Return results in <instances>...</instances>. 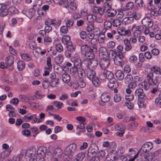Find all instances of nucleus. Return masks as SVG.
I'll list each match as a JSON object with an SVG mask.
<instances>
[{
  "mask_svg": "<svg viewBox=\"0 0 161 161\" xmlns=\"http://www.w3.org/2000/svg\"><path fill=\"white\" fill-rule=\"evenodd\" d=\"M155 104L158 107L161 108V92L158 94V96L155 100Z\"/></svg>",
  "mask_w": 161,
  "mask_h": 161,
  "instance_id": "obj_31",
  "label": "nucleus"
},
{
  "mask_svg": "<svg viewBox=\"0 0 161 161\" xmlns=\"http://www.w3.org/2000/svg\"><path fill=\"white\" fill-rule=\"evenodd\" d=\"M50 25H53L57 28L61 24V21L59 20H56L54 19H50Z\"/></svg>",
  "mask_w": 161,
  "mask_h": 161,
  "instance_id": "obj_27",
  "label": "nucleus"
},
{
  "mask_svg": "<svg viewBox=\"0 0 161 161\" xmlns=\"http://www.w3.org/2000/svg\"><path fill=\"white\" fill-rule=\"evenodd\" d=\"M68 28L67 26H63L61 27L60 31L61 33L63 34H66L68 31Z\"/></svg>",
  "mask_w": 161,
  "mask_h": 161,
  "instance_id": "obj_55",
  "label": "nucleus"
},
{
  "mask_svg": "<svg viewBox=\"0 0 161 161\" xmlns=\"http://www.w3.org/2000/svg\"><path fill=\"white\" fill-rule=\"evenodd\" d=\"M0 16L4 17L6 16L8 13V10L7 5L4 3H0Z\"/></svg>",
  "mask_w": 161,
  "mask_h": 161,
  "instance_id": "obj_12",
  "label": "nucleus"
},
{
  "mask_svg": "<svg viewBox=\"0 0 161 161\" xmlns=\"http://www.w3.org/2000/svg\"><path fill=\"white\" fill-rule=\"evenodd\" d=\"M137 86V84L133 81L130 82L128 85V87L131 88L132 89H134Z\"/></svg>",
  "mask_w": 161,
  "mask_h": 161,
  "instance_id": "obj_56",
  "label": "nucleus"
},
{
  "mask_svg": "<svg viewBox=\"0 0 161 161\" xmlns=\"http://www.w3.org/2000/svg\"><path fill=\"white\" fill-rule=\"evenodd\" d=\"M22 59L26 61H30L31 58L29 56L28 54L27 53L22 54L21 55Z\"/></svg>",
  "mask_w": 161,
  "mask_h": 161,
  "instance_id": "obj_43",
  "label": "nucleus"
},
{
  "mask_svg": "<svg viewBox=\"0 0 161 161\" xmlns=\"http://www.w3.org/2000/svg\"><path fill=\"white\" fill-rule=\"evenodd\" d=\"M45 158L48 159V161H58L57 158H52V155L50 153H47L45 155Z\"/></svg>",
  "mask_w": 161,
  "mask_h": 161,
  "instance_id": "obj_35",
  "label": "nucleus"
},
{
  "mask_svg": "<svg viewBox=\"0 0 161 161\" xmlns=\"http://www.w3.org/2000/svg\"><path fill=\"white\" fill-rule=\"evenodd\" d=\"M55 48L57 51L61 53L63 50V47L60 43H57L55 44Z\"/></svg>",
  "mask_w": 161,
  "mask_h": 161,
  "instance_id": "obj_45",
  "label": "nucleus"
},
{
  "mask_svg": "<svg viewBox=\"0 0 161 161\" xmlns=\"http://www.w3.org/2000/svg\"><path fill=\"white\" fill-rule=\"evenodd\" d=\"M112 26V23L110 21L105 22L104 23V28L103 29V31L106 32L107 30L110 29Z\"/></svg>",
  "mask_w": 161,
  "mask_h": 161,
  "instance_id": "obj_32",
  "label": "nucleus"
},
{
  "mask_svg": "<svg viewBox=\"0 0 161 161\" xmlns=\"http://www.w3.org/2000/svg\"><path fill=\"white\" fill-rule=\"evenodd\" d=\"M59 79L58 78L55 79L53 80H51L49 82V84L51 86L54 87L59 83Z\"/></svg>",
  "mask_w": 161,
  "mask_h": 161,
  "instance_id": "obj_40",
  "label": "nucleus"
},
{
  "mask_svg": "<svg viewBox=\"0 0 161 161\" xmlns=\"http://www.w3.org/2000/svg\"><path fill=\"white\" fill-rule=\"evenodd\" d=\"M95 15L94 14H88L86 17L87 21L90 23H92L94 21Z\"/></svg>",
  "mask_w": 161,
  "mask_h": 161,
  "instance_id": "obj_42",
  "label": "nucleus"
},
{
  "mask_svg": "<svg viewBox=\"0 0 161 161\" xmlns=\"http://www.w3.org/2000/svg\"><path fill=\"white\" fill-rule=\"evenodd\" d=\"M53 104L55 105L56 107L58 108H61L62 106L63 105V103L60 102H54Z\"/></svg>",
  "mask_w": 161,
  "mask_h": 161,
  "instance_id": "obj_63",
  "label": "nucleus"
},
{
  "mask_svg": "<svg viewBox=\"0 0 161 161\" xmlns=\"http://www.w3.org/2000/svg\"><path fill=\"white\" fill-rule=\"evenodd\" d=\"M67 50L70 51L74 52L75 49V46L73 45L72 42H69V44L66 45Z\"/></svg>",
  "mask_w": 161,
  "mask_h": 161,
  "instance_id": "obj_34",
  "label": "nucleus"
},
{
  "mask_svg": "<svg viewBox=\"0 0 161 161\" xmlns=\"http://www.w3.org/2000/svg\"><path fill=\"white\" fill-rule=\"evenodd\" d=\"M77 74L79 77H82L85 75V71L82 67L78 68V72Z\"/></svg>",
  "mask_w": 161,
  "mask_h": 161,
  "instance_id": "obj_41",
  "label": "nucleus"
},
{
  "mask_svg": "<svg viewBox=\"0 0 161 161\" xmlns=\"http://www.w3.org/2000/svg\"><path fill=\"white\" fill-rule=\"evenodd\" d=\"M142 77H140L136 75L134 77L133 81L135 82L137 84V83L138 82H140L142 81Z\"/></svg>",
  "mask_w": 161,
  "mask_h": 161,
  "instance_id": "obj_62",
  "label": "nucleus"
},
{
  "mask_svg": "<svg viewBox=\"0 0 161 161\" xmlns=\"http://www.w3.org/2000/svg\"><path fill=\"white\" fill-rule=\"evenodd\" d=\"M8 13L9 12L11 14H13L16 13V11L17 10L15 7L11 6L8 9Z\"/></svg>",
  "mask_w": 161,
  "mask_h": 161,
  "instance_id": "obj_54",
  "label": "nucleus"
},
{
  "mask_svg": "<svg viewBox=\"0 0 161 161\" xmlns=\"http://www.w3.org/2000/svg\"><path fill=\"white\" fill-rule=\"evenodd\" d=\"M100 53L103 55L107 56L108 55V52L107 49L104 47H102L100 48Z\"/></svg>",
  "mask_w": 161,
  "mask_h": 161,
  "instance_id": "obj_39",
  "label": "nucleus"
},
{
  "mask_svg": "<svg viewBox=\"0 0 161 161\" xmlns=\"http://www.w3.org/2000/svg\"><path fill=\"white\" fill-rule=\"evenodd\" d=\"M70 36L68 35H65L63 36L62 39V42L64 45H66L69 42H71L70 41Z\"/></svg>",
  "mask_w": 161,
  "mask_h": 161,
  "instance_id": "obj_22",
  "label": "nucleus"
},
{
  "mask_svg": "<svg viewBox=\"0 0 161 161\" xmlns=\"http://www.w3.org/2000/svg\"><path fill=\"white\" fill-rule=\"evenodd\" d=\"M158 89L157 87H154L150 91L151 93L152 94L153 97L156 96L158 94Z\"/></svg>",
  "mask_w": 161,
  "mask_h": 161,
  "instance_id": "obj_50",
  "label": "nucleus"
},
{
  "mask_svg": "<svg viewBox=\"0 0 161 161\" xmlns=\"http://www.w3.org/2000/svg\"><path fill=\"white\" fill-rule=\"evenodd\" d=\"M62 151L61 148L58 147L56 148L53 151V155L55 156V158L56 156L59 158H60L62 157Z\"/></svg>",
  "mask_w": 161,
  "mask_h": 161,
  "instance_id": "obj_20",
  "label": "nucleus"
},
{
  "mask_svg": "<svg viewBox=\"0 0 161 161\" xmlns=\"http://www.w3.org/2000/svg\"><path fill=\"white\" fill-rule=\"evenodd\" d=\"M135 3L137 7H143V1L142 0H135Z\"/></svg>",
  "mask_w": 161,
  "mask_h": 161,
  "instance_id": "obj_64",
  "label": "nucleus"
},
{
  "mask_svg": "<svg viewBox=\"0 0 161 161\" xmlns=\"http://www.w3.org/2000/svg\"><path fill=\"white\" fill-rule=\"evenodd\" d=\"M134 95L138 97L137 103L139 107L140 108L143 107L144 102L147 98V96L143 92V90L141 88L136 89L135 91Z\"/></svg>",
  "mask_w": 161,
  "mask_h": 161,
  "instance_id": "obj_1",
  "label": "nucleus"
},
{
  "mask_svg": "<svg viewBox=\"0 0 161 161\" xmlns=\"http://www.w3.org/2000/svg\"><path fill=\"white\" fill-rule=\"evenodd\" d=\"M92 80V82L93 85L96 87L99 86L100 85V81L99 79L97 77H96L93 79L91 80Z\"/></svg>",
  "mask_w": 161,
  "mask_h": 161,
  "instance_id": "obj_38",
  "label": "nucleus"
},
{
  "mask_svg": "<svg viewBox=\"0 0 161 161\" xmlns=\"http://www.w3.org/2000/svg\"><path fill=\"white\" fill-rule=\"evenodd\" d=\"M104 10L106 11L108 9L112 8V4L111 3L109 2H107L106 1L104 3Z\"/></svg>",
  "mask_w": 161,
  "mask_h": 161,
  "instance_id": "obj_48",
  "label": "nucleus"
},
{
  "mask_svg": "<svg viewBox=\"0 0 161 161\" xmlns=\"http://www.w3.org/2000/svg\"><path fill=\"white\" fill-rule=\"evenodd\" d=\"M151 153H147V154L141 153L140 156L142 157H144V159L146 161H152L153 159L154 158L153 155Z\"/></svg>",
  "mask_w": 161,
  "mask_h": 161,
  "instance_id": "obj_18",
  "label": "nucleus"
},
{
  "mask_svg": "<svg viewBox=\"0 0 161 161\" xmlns=\"http://www.w3.org/2000/svg\"><path fill=\"white\" fill-rule=\"evenodd\" d=\"M52 41L51 38L49 36H46L44 37V43L45 45L49 44L51 43Z\"/></svg>",
  "mask_w": 161,
  "mask_h": 161,
  "instance_id": "obj_53",
  "label": "nucleus"
},
{
  "mask_svg": "<svg viewBox=\"0 0 161 161\" xmlns=\"http://www.w3.org/2000/svg\"><path fill=\"white\" fill-rule=\"evenodd\" d=\"M89 46L87 44H85L81 46V50L82 52H85V54L86 53H87L89 49Z\"/></svg>",
  "mask_w": 161,
  "mask_h": 161,
  "instance_id": "obj_52",
  "label": "nucleus"
},
{
  "mask_svg": "<svg viewBox=\"0 0 161 161\" xmlns=\"http://www.w3.org/2000/svg\"><path fill=\"white\" fill-rule=\"evenodd\" d=\"M74 0H53V2L56 4H59L63 6L66 8L69 7L73 11L75 10L77 6L75 5L74 6Z\"/></svg>",
  "mask_w": 161,
  "mask_h": 161,
  "instance_id": "obj_2",
  "label": "nucleus"
},
{
  "mask_svg": "<svg viewBox=\"0 0 161 161\" xmlns=\"http://www.w3.org/2000/svg\"><path fill=\"white\" fill-rule=\"evenodd\" d=\"M86 75L90 80L95 78L96 77V72L95 69H88L87 71Z\"/></svg>",
  "mask_w": 161,
  "mask_h": 161,
  "instance_id": "obj_15",
  "label": "nucleus"
},
{
  "mask_svg": "<svg viewBox=\"0 0 161 161\" xmlns=\"http://www.w3.org/2000/svg\"><path fill=\"white\" fill-rule=\"evenodd\" d=\"M118 33L121 36L127 35L129 36L130 34V31L129 29L127 30L119 29L118 31Z\"/></svg>",
  "mask_w": 161,
  "mask_h": 161,
  "instance_id": "obj_24",
  "label": "nucleus"
},
{
  "mask_svg": "<svg viewBox=\"0 0 161 161\" xmlns=\"http://www.w3.org/2000/svg\"><path fill=\"white\" fill-rule=\"evenodd\" d=\"M14 58L13 57H7L5 59V62L7 66H11L14 63Z\"/></svg>",
  "mask_w": 161,
  "mask_h": 161,
  "instance_id": "obj_30",
  "label": "nucleus"
},
{
  "mask_svg": "<svg viewBox=\"0 0 161 161\" xmlns=\"http://www.w3.org/2000/svg\"><path fill=\"white\" fill-rule=\"evenodd\" d=\"M25 62L21 60L18 61L17 62V67L19 71L23 70L25 68Z\"/></svg>",
  "mask_w": 161,
  "mask_h": 161,
  "instance_id": "obj_23",
  "label": "nucleus"
},
{
  "mask_svg": "<svg viewBox=\"0 0 161 161\" xmlns=\"http://www.w3.org/2000/svg\"><path fill=\"white\" fill-rule=\"evenodd\" d=\"M37 5H34L32 8H30L27 12V16L30 19H31L35 15L36 13V10H37L38 14L40 15L41 12L42 15L43 14V13L42 12V10H38V8Z\"/></svg>",
  "mask_w": 161,
  "mask_h": 161,
  "instance_id": "obj_7",
  "label": "nucleus"
},
{
  "mask_svg": "<svg viewBox=\"0 0 161 161\" xmlns=\"http://www.w3.org/2000/svg\"><path fill=\"white\" fill-rule=\"evenodd\" d=\"M105 11L107 13V16L108 17H113L117 13L116 10L112 8L108 9Z\"/></svg>",
  "mask_w": 161,
  "mask_h": 161,
  "instance_id": "obj_28",
  "label": "nucleus"
},
{
  "mask_svg": "<svg viewBox=\"0 0 161 161\" xmlns=\"http://www.w3.org/2000/svg\"><path fill=\"white\" fill-rule=\"evenodd\" d=\"M62 77L63 81L66 83H68L70 80V76L66 73H63L62 75Z\"/></svg>",
  "mask_w": 161,
  "mask_h": 161,
  "instance_id": "obj_26",
  "label": "nucleus"
},
{
  "mask_svg": "<svg viewBox=\"0 0 161 161\" xmlns=\"http://www.w3.org/2000/svg\"><path fill=\"white\" fill-rule=\"evenodd\" d=\"M73 23L74 21L72 19H68L66 21V25L68 28H70L72 26Z\"/></svg>",
  "mask_w": 161,
  "mask_h": 161,
  "instance_id": "obj_57",
  "label": "nucleus"
},
{
  "mask_svg": "<svg viewBox=\"0 0 161 161\" xmlns=\"http://www.w3.org/2000/svg\"><path fill=\"white\" fill-rule=\"evenodd\" d=\"M63 57L62 56L59 55L55 58V61L56 64H60L63 61Z\"/></svg>",
  "mask_w": 161,
  "mask_h": 161,
  "instance_id": "obj_37",
  "label": "nucleus"
},
{
  "mask_svg": "<svg viewBox=\"0 0 161 161\" xmlns=\"http://www.w3.org/2000/svg\"><path fill=\"white\" fill-rule=\"evenodd\" d=\"M115 45L114 42L113 41H110L107 43V46L109 48L112 49L115 47Z\"/></svg>",
  "mask_w": 161,
  "mask_h": 161,
  "instance_id": "obj_60",
  "label": "nucleus"
},
{
  "mask_svg": "<svg viewBox=\"0 0 161 161\" xmlns=\"http://www.w3.org/2000/svg\"><path fill=\"white\" fill-rule=\"evenodd\" d=\"M124 43L125 45L124 50L126 52L129 51L131 50L132 46L128 39H125Z\"/></svg>",
  "mask_w": 161,
  "mask_h": 161,
  "instance_id": "obj_17",
  "label": "nucleus"
},
{
  "mask_svg": "<svg viewBox=\"0 0 161 161\" xmlns=\"http://www.w3.org/2000/svg\"><path fill=\"white\" fill-rule=\"evenodd\" d=\"M153 147L152 143L150 142H147L144 143L142 147L138 153L140 155L141 153L146 154L148 153Z\"/></svg>",
  "mask_w": 161,
  "mask_h": 161,
  "instance_id": "obj_4",
  "label": "nucleus"
},
{
  "mask_svg": "<svg viewBox=\"0 0 161 161\" xmlns=\"http://www.w3.org/2000/svg\"><path fill=\"white\" fill-rule=\"evenodd\" d=\"M87 60H89L87 61V66L88 69H95L98 64L99 62L97 59L94 58L92 59Z\"/></svg>",
  "mask_w": 161,
  "mask_h": 161,
  "instance_id": "obj_8",
  "label": "nucleus"
},
{
  "mask_svg": "<svg viewBox=\"0 0 161 161\" xmlns=\"http://www.w3.org/2000/svg\"><path fill=\"white\" fill-rule=\"evenodd\" d=\"M47 151V148L45 147H39L37 151V154H41L42 155H45L48 153H46ZM49 152H48V153Z\"/></svg>",
  "mask_w": 161,
  "mask_h": 161,
  "instance_id": "obj_29",
  "label": "nucleus"
},
{
  "mask_svg": "<svg viewBox=\"0 0 161 161\" xmlns=\"http://www.w3.org/2000/svg\"><path fill=\"white\" fill-rule=\"evenodd\" d=\"M152 71L157 75H161V69L158 66H153L152 69Z\"/></svg>",
  "mask_w": 161,
  "mask_h": 161,
  "instance_id": "obj_33",
  "label": "nucleus"
},
{
  "mask_svg": "<svg viewBox=\"0 0 161 161\" xmlns=\"http://www.w3.org/2000/svg\"><path fill=\"white\" fill-rule=\"evenodd\" d=\"M26 158L28 157L32 158L36 154L35 150L33 151V149H28L26 150Z\"/></svg>",
  "mask_w": 161,
  "mask_h": 161,
  "instance_id": "obj_25",
  "label": "nucleus"
},
{
  "mask_svg": "<svg viewBox=\"0 0 161 161\" xmlns=\"http://www.w3.org/2000/svg\"><path fill=\"white\" fill-rule=\"evenodd\" d=\"M74 65V66L78 68L82 67L81 60L79 58H77L75 61Z\"/></svg>",
  "mask_w": 161,
  "mask_h": 161,
  "instance_id": "obj_46",
  "label": "nucleus"
},
{
  "mask_svg": "<svg viewBox=\"0 0 161 161\" xmlns=\"http://www.w3.org/2000/svg\"><path fill=\"white\" fill-rule=\"evenodd\" d=\"M114 100L116 102H119L121 99V96L119 94H117L114 96Z\"/></svg>",
  "mask_w": 161,
  "mask_h": 161,
  "instance_id": "obj_59",
  "label": "nucleus"
},
{
  "mask_svg": "<svg viewBox=\"0 0 161 161\" xmlns=\"http://www.w3.org/2000/svg\"><path fill=\"white\" fill-rule=\"evenodd\" d=\"M51 59L50 57H48L47 58V67H45L44 69H47L50 71L52 69V65L51 63Z\"/></svg>",
  "mask_w": 161,
  "mask_h": 161,
  "instance_id": "obj_36",
  "label": "nucleus"
},
{
  "mask_svg": "<svg viewBox=\"0 0 161 161\" xmlns=\"http://www.w3.org/2000/svg\"><path fill=\"white\" fill-rule=\"evenodd\" d=\"M101 99L102 102L100 103V104L103 106L104 103L108 102L110 100V95L108 93H103L101 95Z\"/></svg>",
  "mask_w": 161,
  "mask_h": 161,
  "instance_id": "obj_11",
  "label": "nucleus"
},
{
  "mask_svg": "<svg viewBox=\"0 0 161 161\" xmlns=\"http://www.w3.org/2000/svg\"><path fill=\"white\" fill-rule=\"evenodd\" d=\"M109 64V61L107 58L102 59L99 62V65L101 69L104 70H106V69L108 67Z\"/></svg>",
  "mask_w": 161,
  "mask_h": 161,
  "instance_id": "obj_13",
  "label": "nucleus"
},
{
  "mask_svg": "<svg viewBox=\"0 0 161 161\" xmlns=\"http://www.w3.org/2000/svg\"><path fill=\"white\" fill-rule=\"evenodd\" d=\"M97 46H91L89 47L88 51L86 53L85 56L87 58V59H92L95 58V54L97 52Z\"/></svg>",
  "mask_w": 161,
  "mask_h": 161,
  "instance_id": "obj_6",
  "label": "nucleus"
},
{
  "mask_svg": "<svg viewBox=\"0 0 161 161\" xmlns=\"http://www.w3.org/2000/svg\"><path fill=\"white\" fill-rule=\"evenodd\" d=\"M99 77L101 80H104L105 78L108 80L115 79L114 78V74L110 71L105 70L103 72H101L99 75Z\"/></svg>",
  "mask_w": 161,
  "mask_h": 161,
  "instance_id": "obj_5",
  "label": "nucleus"
},
{
  "mask_svg": "<svg viewBox=\"0 0 161 161\" xmlns=\"http://www.w3.org/2000/svg\"><path fill=\"white\" fill-rule=\"evenodd\" d=\"M142 23L146 28L151 27L153 25L152 20L148 17L143 18L142 20Z\"/></svg>",
  "mask_w": 161,
  "mask_h": 161,
  "instance_id": "obj_9",
  "label": "nucleus"
},
{
  "mask_svg": "<svg viewBox=\"0 0 161 161\" xmlns=\"http://www.w3.org/2000/svg\"><path fill=\"white\" fill-rule=\"evenodd\" d=\"M115 75L116 77L119 80H121L124 78V74L122 71L121 70H117L115 73Z\"/></svg>",
  "mask_w": 161,
  "mask_h": 161,
  "instance_id": "obj_21",
  "label": "nucleus"
},
{
  "mask_svg": "<svg viewBox=\"0 0 161 161\" xmlns=\"http://www.w3.org/2000/svg\"><path fill=\"white\" fill-rule=\"evenodd\" d=\"M98 148L96 144L92 145L88 149V153L93 155H96L98 152Z\"/></svg>",
  "mask_w": 161,
  "mask_h": 161,
  "instance_id": "obj_14",
  "label": "nucleus"
},
{
  "mask_svg": "<svg viewBox=\"0 0 161 161\" xmlns=\"http://www.w3.org/2000/svg\"><path fill=\"white\" fill-rule=\"evenodd\" d=\"M70 72L73 75H75L78 73V68L75 66L72 67L70 69Z\"/></svg>",
  "mask_w": 161,
  "mask_h": 161,
  "instance_id": "obj_47",
  "label": "nucleus"
},
{
  "mask_svg": "<svg viewBox=\"0 0 161 161\" xmlns=\"http://www.w3.org/2000/svg\"><path fill=\"white\" fill-rule=\"evenodd\" d=\"M133 79L132 76L130 75L127 74L124 79L125 82V83L130 82Z\"/></svg>",
  "mask_w": 161,
  "mask_h": 161,
  "instance_id": "obj_51",
  "label": "nucleus"
},
{
  "mask_svg": "<svg viewBox=\"0 0 161 161\" xmlns=\"http://www.w3.org/2000/svg\"><path fill=\"white\" fill-rule=\"evenodd\" d=\"M84 152H81L78 153L75 156L74 161H82L85 157Z\"/></svg>",
  "mask_w": 161,
  "mask_h": 161,
  "instance_id": "obj_19",
  "label": "nucleus"
},
{
  "mask_svg": "<svg viewBox=\"0 0 161 161\" xmlns=\"http://www.w3.org/2000/svg\"><path fill=\"white\" fill-rule=\"evenodd\" d=\"M118 86L117 81L115 79L109 80V81L108 83V86L110 89H115Z\"/></svg>",
  "mask_w": 161,
  "mask_h": 161,
  "instance_id": "obj_16",
  "label": "nucleus"
},
{
  "mask_svg": "<svg viewBox=\"0 0 161 161\" xmlns=\"http://www.w3.org/2000/svg\"><path fill=\"white\" fill-rule=\"evenodd\" d=\"M76 145L74 143L70 144L65 149V151L67 152L66 153L69 155H72L76 152Z\"/></svg>",
  "mask_w": 161,
  "mask_h": 161,
  "instance_id": "obj_10",
  "label": "nucleus"
},
{
  "mask_svg": "<svg viewBox=\"0 0 161 161\" xmlns=\"http://www.w3.org/2000/svg\"><path fill=\"white\" fill-rule=\"evenodd\" d=\"M151 52L152 54L154 56H157L159 53V50L156 48H154L152 49Z\"/></svg>",
  "mask_w": 161,
  "mask_h": 161,
  "instance_id": "obj_61",
  "label": "nucleus"
},
{
  "mask_svg": "<svg viewBox=\"0 0 161 161\" xmlns=\"http://www.w3.org/2000/svg\"><path fill=\"white\" fill-rule=\"evenodd\" d=\"M147 78L148 84L150 86H154L156 85L161 78V76L159 75L154 77L153 73L149 72L148 73Z\"/></svg>",
  "mask_w": 161,
  "mask_h": 161,
  "instance_id": "obj_3",
  "label": "nucleus"
},
{
  "mask_svg": "<svg viewBox=\"0 0 161 161\" xmlns=\"http://www.w3.org/2000/svg\"><path fill=\"white\" fill-rule=\"evenodd\" d=\"M134 3L132 2H130L128 3L126 5V8L128 10L132 9L134 7Z\"/></svg>",
  "mask_w": 161,
  "mask_h": 161,
  "instance_id": "obj_58",
  "label": "nucleus"
},
{
  "mask_svg": "<svg viewBox=\"0 0 161 161\" xmlns=\"http://www.w3.org/2000/svg\"><path fill=\"white\" fill-rule=\"evenodd\" d=\"M133 20L132 17H127L124 18L122 21V23L125 25H126L130 23V21Z\"/></svg>",
  "mask_w": 161,
  "mask_h": 161,
  "instance_id": "obj_44",
  "label": "nucleus"
},
{
  "mask_svg": "<svg viewBox=\"0 0 161 161\" xmlns=\"http://www.w3.org/2000/svg\"><path fill=\"white\" fill-rule=\"evenodd\" d=\"M153 0H150V1L147 3V9L150 11L154 10V8L152 4Z\"/></svg>",
  "mask_w": 161,
  "mask_h": 161,
  "instance_id": "obj_49",
  "label": "nucleus"
}]
</instances>
